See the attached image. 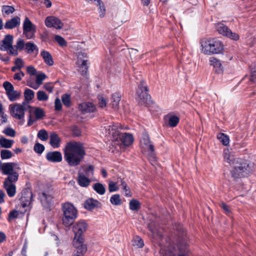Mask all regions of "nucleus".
Here are the masks:
<instances>
[{
    "instance_id": "29",
    "label": "nucleus",
    "mask_w": 256,
    "mask_h": 256,
    "mask_svg": "<svg viewBox=\"0 0 256 256\" xmlns=\"http://www.w3.org/2000/svg\"><path fill=\"white\" fill-rule=\"evenodd\" d=\"M44 62L48 66H52L54 64V60L50 54L46 50H42L40 53Z\"/></svg>"
},
{
    "instance_id": "33",
    "label": "nucleus",
    "mask_w": 256,
    "mask_h": 256,
    "mask_svg": "<svg viewBox=\"0 0 256 256\" xmlns=\"http://www.w3.org/2000/svg\"><path fill=\"white\" fill-rule=\"evenodd\" d=\"M14 141L12 140H8L4 137L0 138V146L6 148H10Z\"/></svg>"
},
{
    "instance_id": "42",
    "label": "nucleus",
    "mask_w": 256,
    "mask_h": 256,
    "mask_svg": "<svg viewBox=\"0 0 256 256\" xmlns=\"http://www.w3.org/2000/svg\"><path fill=\"white\" fill-rule=\"evenodd\" d=\"M13 156L12 153L9 150H0V158L2 160L10 158Z\"/></svg>"
},
{
    "instance_id": "62",
    "label": "nucleus",
    "mask_w": 256,
    "mask_h": 256,
    "mask_svg": "<svg viewBox=\"0 0 256 256\" xmlns=\"http://www.w3.org/2000/svg\"><path fill=\"white\" fill-rule=\"evenodd\" d=\"M55 109L56 110H60L62 109V104L60 100L56 98L54 102Z\"/></svg>"
},
{
    "instance_id": "61",
    "label": "nucleus",
    "mask_w": 256,
    "mask_h": 256,
    "mask_svg": "<svg viewBox=\"0 0 256 256\" xmlns=\"http://www.w3.org/2000/svg\"><path fill=\"white\" fill-rule=\"evenodd\" d=\"M8 53L10 54L16 56L18 54V50L16 48H14V47L12 46V44L11 46L10 47V48L8 49Z\"/></svg>"
},
{
    "instance_id": "26",
    "label": "nucleus",
    "mask_w": 256,
    "mask_h": 256,
    "mask_svg": "<svg viewBox=\"0 0 256 256\" xmlns=\"http://www.w3.org/2000/svg\"><path fill=\"white\" fill-rule=\"evenodd\" d=\"M50 144L54 148H58L60 146V138L55 132L50 134Z\"/></svg>"
},
{
    "instance_id": "16",
    "label": "nucleus",
    "mask_w": 256,
    "mask_h": 256,
    "mask_svg": "<svg viewBox=\"0 0 256 256\" xmlns=\"http://www.w3.org/2000/svg\"><path fill=\"white\" fill-rule=\"evenodd\" d=\"M45 24L48 28H54L56 29H61L64 26L63 23L58 18L50 16L45 20Z\"/></svg>"
},
{
    "instance_id": "13",
    "label": "nucleus",
    "mask_w": 256,
    "mask_h": 256,
    "mask_svg": "<svg viewBox=\"0 0 256 256\" xmlns=\"http://www.w3.org/2000/svg\"><path fill=\"white\" fill-rule=\"evenodd\" d=\"M136 94V99L140 104L142 105L147 103L150 98V96L147 93V87L144 81L140 82Z\"/></svg>"
},
{
    "instance_id": "37",
    "label": "nucleus",
    "mask_w": 256,
    "mask_h": 256,
    "mask_svg": "<svg viewBox=\"0 0 256 256\" xmlns=\"http://www.w3.org/2000/svg\"><path fill=\"white\" fill-rule=\"evenodd\" d=\"M32 196V194L30 192L27 198H26L25 196L22 197L20 200V206H22V208H26L28 206L30 203Z\"/></svg>"
},
{
    "instance_id": "48",
    "label": "nucleus",
    "mask_w": 256,
    "mask_h": 256,
    "mask_svg": "<svg viewBox=\"0 0 256 256\" xmlns=\"http://www.w3.org/2000/svg\"><path fill=\"white\" fill-rule=\"evenodd\" d=\"M2 132L6 136L12 138L16 136V131L13 128L10 127L6 128L2 131Z\"/></svg>"
},
{
    "instance_id": "52",
    "label": "nucleus",
    "mask_w": 256,
    "mask_h": 256,
    "mask_svg": "<svg viewBox=\"0 0 256 256\" xmlns=\"http://www.w3.org/2000/svg\"><path fill=\"white\" fill-rule=\"evenodd\" d=\"M3 86L6 90V94L14 89L12 84L8 81L4 82L3 83Z\"/></svg>"
},
{
    "instance_id": "14",
    "label": "nucleus",
    "mask_w": 256,
    "mask_h": 256,
    "mask_svg": "<svg viewBox=\"0 0 256 256\" xmlns=\"http://www.w3.org/2000/svg\"><path fill=\"white\" fill-rule=\"evenodd\" d=\"M36 32V26L26 17L23 23V34L27 39H31L34 38Z\"/></svg>"
},
{
    "instance_id": "5",
    "label": "nucleus",
    "mask_w": 256,
    "mask_h": 256,
    "mask_svg": "<svg viewBox=\"0 0 256 256\" xmlns=\"http://www.w3.org/2000/svg\"><path fill=\"white\" fill-rule=\"evenodd\" d=\"M62 223L66 226H70L77 218L78 211L74 206L70 202H66L62 205Z\"/></svg>"
},
{
    "instance_id": "43",
    "label": "nucleus",
    "mask_w": 256,
    "mask_h": 256,
    "mask_svg": "<svg viewBox=\"0 0 256 256\" xmlns=\"http://www.w3.org/2000/svg\"><path fill=\"white\" fill-rule=\"evenodd\" d=\"M38 137L42 141H46L48 138V132L44 129L40 130L38 133Z\"/></svg>"
},
{
    "instance_id": "38",
    "label": "nucleus",
    "mask_w": 256,
    "mask_h": 256,
    "mask_svg": "<svg viewBox=\"0 0 256 256\" xmlns=\"http://www.w3.org/2000/svg\"><path fill=\"white\" fill-rule=\"evenodd\" d=\"M130 208L132 210H138L140 208V202L136 200L133 199L130 202Z\"/></svg>"
},
{
    "instance_id": "39",
    "label": "nucleus",
    "mask_w": 256,
    "mask_h": 256,
    "mask_svg": "<svg viewBox=\"0 0 256 256\" xmlns=\"http://www.w3.org/2000/svg\"><path fill=\"white\" fill-rule=\"evenodd\" d=\"M14 10V8L12 6H3L2 7V12L4 16L9 15L12 14Z\"/></svg>"
},
{
    "instance_id": "27",
    "label": "nucleus",
    "mask_w": 256,
    "mask_h": 256,
    "mask_svg": "<svg viewBox=\"0 0 256 256\" xmlns=\"http://www.w3.org/2000/svg\"><path fill=\"white\" fill-rule=\"evenodd\" d=\"M39 197L42 205L45 208H48L52 202V196L46 192H42Z\"/></svg>"
},
{
    "instance_id": "45",
    "label": "nucleus",
    "mask_w": 256,
    "mask_h": 256,
    "mask_svg": "<svg viewBox=\"0 0 256 256\" xmlns=\"http://www.w3.org/2000/svg\"><path fill=\"white\" fill-rule=\"evenodd\" d=\"M54 40L60 46L62 47H66L67 46V42L62 36L59 35H56L54 36Z\"/></svg>"
},
{
    "instance_id": "9",
    "label": "nucleus",
    "mask_w": 256,
    "mask_h": 256,
    "mask_svg": "<svg viewBox=\"0 0 256 256\" xmlns=\"http://www.w3.org/2000/svg\"><path fill=\"white\" fill-rule=\"evenodd\" d=\"M30 108L28 102H23L22 104H15L10 105V108L12 117L18 120H23L24 116V111Z\"/></svg>"
},
{
    "instance_id": "11",
    "label": "nucleus",
    "mask_w": 256,
    "mask_h": 256,
    "mask_svg": "<svg viewBox=\"0 0 256 256\" xmlns=\"http://www.w3.org/2000/svg\"><path fill=\"white\" fill-rule=\"evenodd\" d=\"M215 28L218 32L226 37L234 40H239L238 34L236 32H233L228 26L222 22H218L215 24Z\"/></svg>"
},
{
    "instance_id": "30",
    "label": "nucleus",
    "mask_w": 256,
    "mask_h": 256,
    "mask_svg": "<svg viewBox=\"0 0 256 256\" xmlns=\"http://www.w3.org/2000/svg\"><path fill=\"white\" fill-rule=\"evenodd\" d=\"M121 99V94L120 93L116 92L112 94V96L111 105L112 107L114 110L118 108L119 102Z\"/></svg>"
},
{
    "instance_id": "36",
    "label": "nucleus",
    "mask_w": 256,
    "mask_h": 256,
    "mask_svg": "<svg viewBox=\"0 0 256 256\" xmlns=\"http://www.w3.org/2000/svg\"><path fill=\"white\" fill-rule=\"evenodd\" d=\"M218 139L224 145L228 146L230 142L229 137L224 133H219L217 135Z\"/></svg>"
},
{
    "instance_id": "35",
    "label": "nucleus",
    "mask_w": 256,
    "mask_h": 256,
    "mask_svg": "<svg viewBox=\"0 0 256 256\" xmlns=\"http://www.w3.org/2000/svg\"><path fill=\"white\" fill-rule=\"evenodd\" d=\"M93 189L99 194L103 195L106 192V188L101 183H96L92 186Z\"/></svg>"
},
{
    "instance_id": "23",
    "label": "nucleus",
    "mask_w": 256,
    "mask_h": 256,
    "mask_svg": "<svg viewBox=\"0 0 256 256\" xmlns=\"http://www.w3.org/2000/svg\"><path fill=\"white\" fill-rule=\"evenodd\" d=\"M79 110L83 114L92 112L95 111V106L90 102H83L78 106Z\"/></svg>"
},
{
    "instance_id": "2",
    "label": "nucleus",
    "mask_w": 256,
    "mask_h": 256,
    "mask_svg": "<svg viewBox=\"0 0 256 256\" xmlns=\"http://www.w3.org/2000/svg\"><path fill=\"white\" fill-rule=\"evenodd\" d=\"M64 158L70 166L78 165L86 154L83 144L78 142L67 144L64 150Z\"/></svg>"
},
{
    "instance_id": "50",
    "label": "nucleus",
    "mask_w": 256,
    "mask_h": 256,
    "mask_svg": "<svg viewBox=\"0 0 256 256\" xmlns=\"http://www.w3.org/2000/svg\"><path fill=\"white\" fill-rule=\"evenodd\" d=\"M46 78V76L44 73L38 74L36 75V82L40 86Z\"/></svg>"
},
{
    "instance_id": "3",
    "label": "nucleus",
    "mask_w": 256,
    "mask_h": 256,
    "mask_svg": "<svg viewBox=\"0 0 256 256\" xmlns=\"http://www.w3.org/2000/svg\"><path fill=\"white\" fill-rule=\"evenodd\" d=\"M200 44L201 51L204 54H218L224 50L222 42L216 38H203L200 40Z\"/></svg>"
},
{
    "instance_id": "59",
    "label": "nucleus",
    "mask_w": 256,
    "mask_h": 256,
    "mask_svg": "<svg viewBox=\"0 0 256 256\" xmlns=\"http://www.w3.org/2000/svg\"><path fill=\"white\" fill-rule=\"evenodd\" d=\"M44 88L46 90L51 93L53 91L54 85L52 83H46L44 84Z\"/></svg>"
},
{
    "instance_id": "57",
    "label": "nucleus",
    "mask_w": 256,
    "mask_h": 256,
    "mask_svg": "<svg viewBox=\"0 0 256 256\" xmlns=\"http://www.w3.org/2000/svg\"><path fill=\"white\" fill-rule=\"evenodd\" d=\"M26 71L31 76H34L36 74V69L32 66H27Z\"/></svg>"
},
{
    "instance_id": "44",
    "label": "nucleus",
    "mask_w": 256,
    "mask_h": 256,
    "mask_svg": "<svg viewBox=\"0 0 256 256\" xmlns=\"http://www.w3.org/2000/svg\"><path fill=\"white\" fill-rule=\"evenodd\" d=\"M37 98L40 101H46L48 98V95L42 90H39L36 94Z\"/></svg>"
},
{
    "instance_id": "1",
    "label": "nucleus",
    "mask_w": 256,
    "mask_h": 256,
    "mask_svg": "<svg viewBox=\"0 0 256 256\" xmlns=\"http://www.w3.org/2000/svg\"><path fill=\"white\" fill-rule=\"evenodd\" d=\"M148 228L150 232V236L156 240H160L162 238V231L158 226L154 222L149 224ZM178 243L176 244V248L174 244H172L170 242H166L164 246H160V256H188V245L186 239L179 238ZM160 245L161 244L160 242Z\"/></svg>"
},
{
    "instance_id": "18",
    "label": "nucleus",
    "mask_w": 256,
    "mask_h": 256,
    "mask_svg": "<svg viewBox=\"0 0 256 256\" xmlns=\"http://www.w3.org/2000/svg\"><path fill=\"white\" fill-rule=\"evenodd\" d=\"M86 58V54L82 52H80L78 54V64H80L79 66L78 71L82 75H85L88 69V66L87 65V60H82V58Z\"/></svg>"
},
{
    "instance_id": "17",
    "label": "nucleus",
    "mask_w": 256,
    "mask_h": 256,
    "mask_svg": "<svg viewBox=\"0 0 256 256\" xmlns=\"http://www.w3.org/2000/svg\"><path fill=\"white\" fill-rule=\"evenodd\" d=\"M119 128L117 124L108 126L106 128V133L110 137L112 140H118L120 133L119 131Z\"/></svg>"
},
{
    "instance_id": "64",
    "label": "nucleus",
    "mask_w": 256,
    "mask_h": 256,
    "mask_svg": "<svg viewBox=\"0 0 256 256\" xmlns=\"http://www.w3.org/2000/svg\"><path fill=\"white\" fill-rule=\"evenodd\" d=\"M251 83L256 84V70L252 72L250 78Z\"/></svg>"
},
{
    "instance_id": "49",
    "label": "nucleus",
    "mask_w": 256,
    "mask_h": 256,
    "mask_svg": "<svg viewBox=\"0 0 256 256\" xmlns=\"http://www.w3.org/2000/svg\"><path fill=\"white\" fill-rule=\"evenodd\" d=\"M62 100L64 104L66 107H69L70 106V96L68 94L62 95Z\"/></svg>"
},
{
    "instance_id": "53",
    "label": "nucleus",
    "mask_w": 256,
    "mask_h": 256,
    "mask_svg": "<svg viewBox=\"0 0 256 256\" xmlns=\"http://www.w3.org/2000/svg\"><path fill=\"white\" fill-rule=\"evenodd\" d=\"M15 46L18 50H22L24 47L26 48V44L23 40L18 39L16 42Z\"/></svg>"
},
{
    "instance_id": "31",
    "label": "nucleus",
    "mask_w": 256,
    "mask_h": 256,
    "mask_svg": "<svg viewBox=\"0 0 256 256\" xmlns=\"http://www.w3.org/2000/svg\"><path fill=\"white\" fill-rule=\"evenodd\" d=\"M166 118L168 120V125L170 127H175L180 120V118L178 116L172 114L167 115Z\"/></svg>"
},
{
    "instance_id": "51",
    "label": "nucleus",
    "mask_w": 256,
    "mask_h": 256,
    "mask_svg": "<svg viewBox=\"0 0 256 256\" xmlns=\"http://www.w3.org/2000/svg\"><path fill=\"white\" fill-rule=\"evenodd\" d=\"M119 190V187L116 186L114 182L110 181L108 182V190L110 192H116Z\"/></svg>"
},
{
    "instance_id": "19",
    "label": "nucleus",
    "mask_w": 256,
    "mask_h": 256,
    "mask_svg": "<svg viewBox=\"0 0 256 256\" xmlns=\"http://www.w3.org/2000/svg\"><path fill=\"white\" fill-rule=\"evenodd\" d=\"M223 157L224 162L229 164L232 167L233 166L239 162L240 159V158H236L234 155L232 154L228 149H224L223 152Z\"/></svg>"
},
{
    "instance_id": "34",
    "label": "nucleus",
    "mask_w": 256,
    "mask_h": 256,
    "mask_svg": "<svg viewBox=\"0 0 256 256\" xmlns=\"http://www.w3.org/2000/svg\"><path fill=\"white\" fill-rule=\"evenodd\" d=\"M26 50L28 53L30 54L36 51V54L38 52V48L37 46L33 42H30L26 44Z\"/></svg>"
},
{
    "instance_id": "56",
    "label": "nucleus",
    "mask_w": 256,
    "mask_h": 256,
    "mask_svg": "<svg viewBox=\"0 0 256 256\" xmlns=\"http://www.w3.org/2000/svg\"><path fill=\"white\" fill-rule=\"evenodd\" d=\"M18 70H20L24 66V61L20 58H16L14 62Z\"/></svg>"
},
{
    "instance_id": "6",
    "label": "nucleus",
    "mask_w": 256,
    "mask_h": 256,
    "mask_svg": "<svg viewBox=\"0 0 256 256\" xmlns=\"http://www.w3.org/2000/svg\"><path fill=\"white\" fill-rule=\"evenodd\" d=\"M232 167L230 173L234 178L246 176L252 171L248 162L242 159H240Z\"/></svg>"
},
{
    "instance_id": "10",
    "label": "nucleus",
    "mask_w": 256,
    "mask_h": 256,
    "mask_svg": "<svg viewBox=\"0 0 256 256\" xmlns=\"http://www.w3.org/2000/svg\"><path fill=\"white\" fill-rule=\"evenodd\" d=\"M140 147L142 150L148 151L150 152V158L154 160V148L152 144L148 134L143 132L140 141Z\"/></svg>"
},
{
    "instance_id": "21",
    "label": "nucleus",
    "mask_w": 256,
    "mask_h": 256,
    "mask_svg": "<svg viewBox=\"0 0 256 256\" xmlns=\"http://www.w3.org/2000/svg\"><path fill=\"white\" fill-rule=\"evenodd\" d=\"M46 157L48 161L52 162H60L62 159V154L58 151L48 152Z\"/></svg>"
},
{
    "instance_id": "54",
    "label": "nucleus",
    "mask_w": 256,
    "mask_h": 256,
    "mask_svg": "<svg viewBox=\"0 0 256 256\" xmlns=\"http://www.w3.org/2000/svg\"><path fill=\"white\" fill-rule=\"evenodd\" d=\"M96 4L98 6H99L100 16L103 17L104 16L106 11L103 4L101 2L100 0H98V2L96 3Z\"/></svg>"
},
{
    "instance_id": "32",
    "label": "nucleus",
    "mask_w": 256,
    "mask_h": 256,
    "mask_svg": "<svg viewBox=\"0 0 256 256\" xmlns=\"http://www.w3.org/2000/svg\"><path fill=\"white\" fill-rule=\"evenodd\" d=\"M6 94L10 102H14L19 98L21 95V92L15 90L14 89Z\"/></svg>"
},
{
    "instance_id": "58",
    "label": "nucleus",
    "mask_w": 256,
    "mask_h": 256,
    "mask_svg": "<svg viewBox=\"0 0 256 256\" xmlns=\"http://www.w3.org/2000/svg\"><path fill=\"white\" fill-rule=\"evenodd\" d=\"M123 190L124 191V194L126 196H130L131 194H130V190L129 187L128 186L127 184L125 183L123 186H122Z\"/></svg>"
},
{
    "instance_id": "41",
    "label": "nucleus",
    "mask_w": 256,
    "mask_h": 256,
    "mask_svg": "<svg viewBox=\"0 0 256 256\" xmlns=\"http://www.w3.org/2000/svg\"><path fill=\"white\" fill-rule=\"evenodd\" d=\"M25 100L28 102L33 99L34 96V92L30 89L26 88L24 92Z\"/></svg>"
},
{
    "instance_id": "15",
    "label": "nucleus",
    "mask_w": 256,
    "mask_h": 256,
    "mask_svg": "<svg viewBox=\"0 0 256 256\" xmlns=\"http://www.w3.org/2000/svg\"><path fill=\"white\" fill-rule=\"evenodd\" d=\"M28 126H32L36 120L42 119L44 116V110L40 108H30Z\"/></svg>"
},
{
    "instance_id": "25",
    "label": "nucleus",
    "mask_w": 256,
    "mask_h": 256,
    "mask_svg": "<svg viewBox=\"0 0 256 256\" xmlns=\"http://www.w3.org/2000/svg\"><path fill=\"white\" fill-rule=\"evenodd\" d=\"M122 144L126 146H129L130 145L134 140V138L132 134L128 133H122L118 138Z\"/></svg>"
},
{
    "instance_id": "20",
    "label": "nucleus",
    "mask_w": 256,
    "mask_h": 256,
    "mask_svg": "<svg viewBox=\"0 0 256 256\" xmlns=\"http://www.w3.org/2000/svg\"><path fill=\"white\" fill-rule=\"evenodd\" d=\"M12 36L10 34L5 36L4 40L0 42V50L2 51H8L12 44Z\"/></svg>"
},
{
    "instance_id": "55",
    "label": "nucleus",
    "mask_w": 256,
    "mask_h": 256,
    "mask_svg": "<svg viewBox=\"0 0 256 256\" xmlns=\"http://www.w3.org/2000/svg\"><path fill=\"white\" fill-rule=\"evenodd\" d=\"M98 98L99 107L100 108H105L107 104L106 100L102 96H98Z\"/></svg>"
},
{
    "instance_id": "4",
    "label": "nucleus",
    "mask_w": 256,
    "mask_h": 256,
    "mask_svg": "<svg viewBox=\"0 0 256 256\" xmlns=\"http://www.w3.org/2000/svg\"><path fill=\"white\" fill-rule=\"evenodd\" d=\"M88 226V224L84 220H80L74 225L72 230L74 234V237L73 240V246L76 248L86 251L87 248L84 244L82 235L86 232Z\"/></svg>"
},
{
    "instance_id": "24",
    "label": "nucleus",
    "mask_w": 256,
    "mask_h": 256,
    "mask_svg": "<svg viewBox=\"0 0 256 256\" xmlns=\"http://www.w3.org/2000/svg\"><path fill=\"white\" fill-rule=\"evenodd\" d=\"M100 203L92 198L88 199L84 202V208L88 210H92L100 206Z\"/></svg>"
},
{
    "instance_id": "8",
    "label": "nucleus",
    "mask_w": 256,
    "mask_h": 256,
    "mask_svg": "<svg viewBox=\"0 0 256 256\" xmlns=\"http://www.w3.org/2000/svg\"><path fill=\"white\" fill-rule=\"evenodd\" d=\"M84 172L79 171L77 178L78 184L82 187H88L92 180L90 178L94 176V167L92 165L84 167Z\"/></svg>"
},
{
    "instance_id": "7",
    "label": "nucleus",
    "mask_w": 256,
    "mask_h": 256,
    "mask_svg": "<svg viewBox=\"0 0 256 256\" xmlns=\"http://www.w3.org/2000/svg\"><path fill=\"white\" fill-rule=\"evenodd\" d=\"M19 172L16 171L8 175L3 182L4 188L10 197L14 196L16 194V186L15 183L18 180Z\"/></svg>"
},
{
    "instance_id": "28",
    "label": "nucleus",
    "mask_w": 256,
    "mask_h": 256,
    "mask_svg": "<svg viewBox=\"0 0 256 256\" xmlns=\"http://www.w3.org/2000/svg\"><path fill=\"white\" fill-rule=\"evenodd\" d=\"M20 18L18 16H15L6 22L4 28L6 29L14 28L20 25Z\"/></svg>"
},
{
    "instance_id": "12",
    "label": "nucleus",
    "mask_w": 256,
    "mask_h": 256,
    "mask_svg": "<svg viewBox=\"0 0 256 256\" xmlns=\"http://www.w3.org/2000/svg\"><path fill=\"white\" fill-rule=\"evenodd\" d=\"M21 170L20 164L16 162L2 163L0 160V172L4 175L8 176L16 171Z\"/></svg>"
},
{
    "instance_id": "40",
    "label": "nucleus",
    "mask_w": 256,
    "mask_h": 256,
    "mask_svg": "<svg viewBox=\"0 0 256 256\" xmlns=\"http://www.w3.org/2000/svg\"><path fill=\"white\" fill-rule=\"evenodd\" d=\"M110 202L112 204L115 206H119L122 204V200L118 194L112 195L110 198Z\"/></svg>"
},
{
    "instance_id": "47",
    "label": "nucleus",
    "mask_w": 256,
    "mask_h": 256,
    "mask_svg": "<svg viewBox=\"0 0 256 256\" xmlns=\"http://www.w3.org/2000/svg\"><path fill=\"white\" fill-rule=\"evenodd\" d=\"M45 149L44 146L38 142L36 143L34 147V151L38 154H41L43 152Z\"/></svg>"
},
{
    "instance_id": "22",
    "label": "nucleus",
    "mask_w": 256,
    "mask_h": 256,
    "mask_svg": "<svg viewBox=\"0 0 256 256\" xmlns=\"http://www.w3.org/2000/svg\"><path fill=\"white\" fill-rule=\"evenodd\" d=\"M210 66L213 67L214 70L217 74H222L223 72V67L220 61L218 58L211 57L209 59Z\"/></svg>"
},
{
    "instance_id": "63",
    "label": "nucleus",
    "mask_w": 256,
    "mask_h": 256,
    "mask_svg": "<svg viewBox=\"0 0 256 256\" xmlns=\"http://www.w3.org/2000/svg\"><path fill=\"white\" fill-rule=\"evenodd\" d=\"M24 73L20 71V72H18L14 74V78L15 80H20L22 79V77H24Z\"/></svg>"
},
{
    "instance_id": "60",
    "label": "nucleus",
    "mask_w": 256,
    "mask_h": 256,
    "mask_svg": "<svg viewBox=\"0 0 256 256\" xmlns=\"http://www.w3.org/2000/svg\"><path fill=\"white\" fill-rule=\"evenodd\" d=\"M86 251H83L80 248H76L72 256H83Z\"/></svg>"
},
{
    "instance_id": "46",
    "label": "nucleus",
    "mask_w": 256,
    "mask_h": 256,
    "mask_svg": "<svg viewBox=\"0 0 256 256\" xmlns=\"http://www.w3.org/2000/svg\"><path fill=\"white\" fill-rule=\"evenodd\" d=\"M132 244L138 248H142L144 246L143 240L138 236H136L134 238L132 241Z\"/></svg>"
}]
</instances>
